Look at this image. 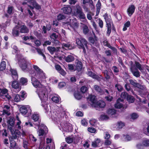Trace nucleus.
<instances>
[{
    "label": "nucleus",
    "instance_id": "nucleus-1",
    "mask_svg": "<svg viewBox=\"0 0 149 149\" xmlns=\"http://www.w3.org/2000/svg\"><path fill=\"white\" fill-rule=\"evenodd\" d=\"M8 129L12 134L11 139L13 140L17 139L20 136V132L17 130L15 129V121L13 118H10L7 121Z\"/></svg>",
    "mask_w": 149,
    "mask_h": 149
},
{
    "label": "nucleus",
    "instance_id": "nucleus-2",
    "mask_svg": "<svg viewBox=\"0 0 149 149\" xmlns=\"http://www.w3.org/2000/svg\"><path fill=\"white\" fill-rule=\"evenodd\" d=\"M49 87L43 86L37 88L36 92L38 94L42 102H45L48 100V93Z\"/></svg>",
    "mask_w": 149,
    "mask_h": 149
},
{
    "label": "nucleus",
    "instance_id": "nucleus-3",
    "mask_svg": "<svg viewBox=\"0 0 149 149\" xmlns=\"http://www.w3.org/2000/svg\"><path fill=\"white\" fill-rule=\"evenodd\" d=\"M18 63L19 66L23 70H25L27 67V62L23 56L19 55L18 56Z\"/></svg>",
    "mask_w": 149,
    "mask_h": 149
},
{
    "label": "nucleus",
    "instance_id": "nucleus-4",
    "mask_svg": "<svg viewBox=\"0 0 149 149\" xmlns=\"http://www.w3.org/2000/svg\"><path fill=\"white\" fill-rule=\"evenodd\" d=\"M76 41L77 44L79 46V48L82 49L84 52V53H86V50L84 45L87 49H88V42L84 38H77Z\"/></svg>",
    "mask_w": 149,
    "mask_h": 149
},
{
    "label": "nucleus",
    "instance_id": "nucleus-5",
    "mask_svg": "<svg viewBox=\"0 0 149 149\" xmlns=\"http://www.w3.org/2000/svg\"><path fill=\"white\" fill-rule=\"evenodd\" d=\"M104 17L106 23V27H107V33L109 36L111 32L112 21L110 17L107 14H106L104 15Z\"/></svg>",
    "mask_w": 149,
    "mask_h": 149
},
{
    "label": "nucleus",
    "instance_id": "nucleus-6",
    "mask_svg": "<svg viewBox=\"0 0 149 149\" xmlns=\"http://www.w3.org/2000/svg\"><path fill=\"white\" fill-rule=\"evenodd\" d=\"M130 70L131 72L133 75L136 77H139L140 76V72L138 69L135 67L134 65V64L132 61L130 62Z\"/></svg>",
    "mask_w": 149,
    "mask_h": 149
},
{
    "label": "nucleus",
    "instance_id": "nucleus-7",
    "mask_svg": "<svg viewBox=\"0 0 149 149\" xmlns=\"http://www.w3.org/2000/svg\"><path fill=\"white\" fill-rule=\"evenodd\" d=\"M8 90L6 88L1 89L0 88V96L3 99L10 100L11 98V96L7 94Z\"/></svg>",
    "mask_w": 149,
    "mask_h": 149
},
{
    "label": "nucleus",
    "instance_id": "nucleus-8",
    "mask_svg": "<svg viewBox=\"0 0 149 149\" xmlns=\"http://www.w3.org/2000/svg\"><path fill=\"white\" fill-rule=\"evenodd\" d=\"M87 100L91 106L94 107L96 106L97 100L95 96L90 95L87 98Z\"/></svg>",
    "mask_w": 149,
    "mask_h": 149
},
{
    "label": "nucleus",
    "instance_id": "nucleus-9",
    "mask_svg": "<svg viewBox=\"0 0 149 149\" xmlns=\"http://www.w3.org/2000/svg\"><path fill=\"white\" fill-rule=\"evenodd\" d=\"M27 1V2H29L32 5L33 7L30 5H28L29 7L31 9H33L34 8L37 9L39 10L41 8V7L34 0H24Z\"/></svg>",
    "mask_w": 149,
    "mask_h": 149
},
{
    "label": "nucleus",
    "instance_id": "nucleus-10",
    "mask_svg": "<svg viewBox=\"0 0 149 149\" xmlns=\"http://www.w3.org/2000/svg\"><path fill=\"white\" fill-rule=\"evenodd\" d=\"M60 49V46L57 47H56L52 46H49L47 47L48 50L51 54H53L55 52H59Z\"/></svg>",
    "mask_w": 149,
    "mask_h": 149
},
{
    "label": "nucleus",
    "instance_id": "nucleus-11",
    "mask_svg": "<svg viewBox=\"0 0 149 149\" xmlns=\"http://www.w3.org/2000/svg\"><path fill=\"white\" fill-rule=\"evenodd\" d=\"M31 81L33 85L36 88H38L43 86L40 83L37 79L34 77H32Z\"/></svg>",
    "mask_w": 149,
    "mask_h": 149
},
{
    "label": "nucleus",
    "instance_id": "nucleus-12",
    "mask_svg": "<svg viewBox=\"0 0 149 149\" xmlns=\"http://www.w3.org/2000/svg\"><path fill=\"white\" fill-rule=\"evenodd\" d=\"M10 107L7 105L4 106L3 111V115L9 116L10 114Z\"/></svg>",
    "mask_w": 149,
    "mask_h": 149
},
{
    "label": "nucleus",
    "instance_id": "nucleus-13",
    "mask_svg": "<svg viewBox=\"0 0 149 149\" xmlns=\"http://www.w3.org/2000/svg\"><path fill=\"white\" fill-rule=\"evenodd\" d=\"M101 144V141L100 139H95L94 141L92 142L91 145L94 148L99 147Z\"/></svg>",
    "mask_w": 149,
    "mask_h": 149
},
{
    "label": "nucleus",
    "instance_id": "nucleus-14",
    "mask_svg": "<svg viewBox=\"0 0 149 149\" xmlns=\"http://www.w3.org/2000/svg\"><path fill=\"white\" fill-rule=\"evenodd\" d=\"M12 87L15 89H17L18 91H19L21 89V86L16 81H14L12 82Z\"/></svg>",
    "mask_w": 149,
    "mask_h": 149
},
{
    "label": "nucleus",
    "instance_id": "nucleus-15",
    "mask_svg": "<svg viewBox=\"0 0 149 149\" xmlns=\"http://www.w3.org/2000/svg\"><path fill=\"white\" fill-rule=\"evenodd\" d=\"M32 118L35 121H38V123L35 124V125L39 127L40 124V121L39 120V115L38 114L34 113L32 116Z\"/></svg>",
    "mask_w": 149,
    "mask_h": 149
},
{
    "label": "nucleus",
    "instance_id": "nucleus-16",
    "mask_svg": "<svg viewBox=\"0 0 149 149\" xmlns=\"http://www.w3.org/2000/svg\"><path fill=\"white\" fill-rule=\"evenodd\" d=\"M135 8V7L133 5H131L129 6L127 9V13L128 15L130 17L134 13Z\"/></svg>",
    "mask_w": 149,
    "mask_h": 149
},
{
    "label": "nucleus",
    "instance_id": "nucleus-17",
    "mask_svg": "<svg viewBox=\"0 0 149 149\" xmlns=\"http://www.w3.org/2000/svg\"><path fill=\"white\" fill-rule=\"evenodd\" d=\"M103 45L104 46H107L112 49L114 52H117V49L114 47L111 46L107 40L106 39L104 40L103 42Z\"/></svg>",
    "mask_w": 149,
    "mask_h": 149
},
{
    "label": "nucleus",
    "instance_id": "nucleus-18",
    "mask_svg": "<svg viewBox=\"0 0 149 149\" xmlns=\"http://www.w3.org/2000/svg\"><path fill=\"white\" fill-rule=\"evenodd\" d=\"M36 76L38 79L41 80L45 78V74L42 70L40 71L39 72L36 73Z\"/></svg>",
    "mask_w": 149,
    "mask_h": 149
},
{
    "label": "nucleus",
    "instance_id": "nucleus-19",
    "mask_svg": "<svg viewBox=\"0 0 149 149\" xmlns=\"http://www.w3.org/2000/svg\"><path fill=\"white\" fill-rule=\"evenodd\" d=\"M88 75L93 79H96L98 80H100V79H101L102 77L101 75H100V77L96 75L95 74L93 73L91 71H89L88 73Z\"/></svg>",
    "mask_w": 149,
    "mask_h": 149
},
{
    "label": "nucleus",
    "instance_id": "nucleus-20",
    "mask_svg": "<svg viewBox=\"0 0 149 149\" xmlns=\"http://www.w3.org/2000/svg\"><path fill=\"white\" fill-rule=\"evenodd\" d=\"M62 10H63L64 13L66 14H70L72 11V8L69 6H67L63 7L62 9Z\"/></svg>",
    "mask_w": 149,
    "mask_h": 149
},
{
    "label": "nucleus",
    "instance_id": "nucleus-21",
    "mask_svg": "<svg viewBox=\"0 0 149 149\" xmlns=\"http://www.w3.org/2000/svg\"><path fill=\"white\" fill-rule=\"evenodd\" d=\"M97 104L96 107H94L96 109H97V108L99 107L101 108L104 107L105 106V103L103 101L100 100L98 102H96Z\"/></svg>",
    "mask_w": 149,
    "mask_h": 149
},
{
    "label": "nucleus",
    "instance_id": "nucleus-22",
    "mask_svg": "<svg viewBox=\"0 0 149 149\" xmlns=\"http://www.w3.org/2000/svg\"><path fill=\"white\" fill-rule=\"evenodd\" d=\"M123 101V99L120 98H118L117 100L116 103L115 104V107L116 108L120 109L123 107V104L120 103V102H122Z\"/></svg>",
    "mask_w": 149,
    "mask_h": 149
},
{
    "label": "nucleus",
    "instance_id": "nucleus-23",
    "mask_svg": "<svg viewBox=\"0 0 149 149\" xmlns=\"http://www.w3.org/2000/svg\"><path fill=\"white\" fill-rule=\"evenodd\" d=\"M75 16H78L79 18L81 19H85V21L87 22V20L86 19V16L85 14L84 13L83 11L82 10L79 13H77L75 15Z\"/></svg>",
    "mask_w": 149,
    "mask_h": 149
},
{
    "label": "nucleus",
    "instance_id": "nucleus-24",
    "mask_svg": "<svg viewBox=\"0 0 149 149\" xmlns=\"http://www.w3.org/2000/svg\"><path fill=\"white\" fill-rule=\"evenodd\" d=\"M76 68L78 71H80L82 68V64L81 61L78 60H76Z\"/></svg>",
    "mask_w": 149,
    "mask_h": 149
},
{
    "label": "nucleus",
    "instance_id": "nucleus-25",
    "mask_svg": "<svg viewBox=\"0 0 149 149\" xmlns=\"http://www.w3.org/2000/svg\"><path fill=\"white\" fill-rule=\"evenodd\" d=\"M20 31L21 33H26L29 32V29L25 25H22L21 26Z\"/></svg>",
    "mask_w": 149,
    "mask_h": 149
},
{
    "label": "nucleus",
    "instance_id": "nucleus-26",
    "mask_svg": "<svg viewBox=\"0 0 149 149\" xmlns=\"http://www.w3.org/2000/svg\"><path fill=\"white\" fill-rule=\"evenodd\" d=\"M12 76L14 80H17L18 78V76L16 70L13 69L11 70Z\"/></svg>",
    "mask_w": 149,
    "mask_h": 149
},
{
    "label": "nucleus",
    "instance_id": "nucleus-27",
    "mask_svg": "<svg viewBox=\"0 0 149 149\" xmlns=\"http://www.w3.org/2000/svg\"><path fill=\"white\" fill-rule=\"evenodd\" d=\"M19 27L16 26L13 30L12 34L15 36H17L19 35V31L18 30Z\"/></svg>",
    "mask_w": 149,
    "mask_h": 149
},
{
    "label": "nucleus",
    "instance_id": "nucleus-28",
    "mask_svg": "<svg viewBox=\"0 0 149 149\" xmlns=\"http://www.w3.org/2000/svg\"><path fill=\"white\" fill-rule=\"evenodd\" d=\"M20 113L23 114H25L28 112V110L26 107L25 106H22L20 108Z\"/></svg>",
    "mask_w": 149,
    "mask_h": 149
},
{
    "label": "nucleus",
    "instance_id": "nucleus-29",
    "mask_svg": "<svg viewBox=\"0 0 149 149\" xmlns=\"http://www.w3.org/2000/svg\"><path fill=\"white\" fill-rule=\"evenodd\" d=\"M64 58L65 61L67 62H71L74 60V57L71 55H69L67 56H65Z\"/></svg>",
    "mask_w": 149,
    "mask_h": 149
},
{
    "label": "nucleus",
    "instance_id": "nucleus-30",
    "mask_svg": "<svg viewBox=\"0 0 149 149\" xmlns=\"http://www.w3.org/2000/svg\"><path fill=\"white\" fill-rule=\"evenodd\" d=\"M10 145L11 149H19V148L15 141L11 140Z\"/></svg>",
    "mask_w": 149,
    "mask_h": 149
},
{
    "label": "nucleus",
    "instance_id": "nucleus-31",
    "mask_svg": "<svg viewBox=\"0 0 149 149\" xmlns=\"http://www.w3.org/2000/svg\"><path fill=\"white\" fill-rule=\"evenodd\" d=\"M61 45H62V48H63L64 47H66L70 50L72 49H73V47L69 43L67 44L63 43Z\"/></svg>",
    "mask_w": 149,
    "mask_h": 149
},
{
    "label": "nucleus",
    "instance_id": "nucleus-32",
    "mask_svg": "<svg viewBox=\"0 0 149 149\" xmlns=\"http://www.w3.org/2000/svg\"><path fill=\"white\" fill-rule=\"evenodd\" d=\"M22 145L25 149H29L30 144L27 140L24 139L22 142Z\"/></svg>",
    "mask_w": 149,
    "mask_h": 149
},
{
    "label": "nucleus",
    "instance_id": "nucleus-33",
    "mask_svg": "<svg viewBox=\"0 0 149 149\" xmlns=\"http://www.w3.org/2000/svg\"><path fill=\"white\" fill-rule=\"evenodd\" d=\"M135 67H136V68L137 69H138L140 71H141L143 70V68L142 67L141 65L138 62L136 61L135 62L134 64Z\"/></svg>",
    "mask_w": 149,
    "mask_h": 149
},
{
    "label": "nucleus",
    "instance_id": "nucleus-34",
    "mask_svg": "<svg viewBox=\"0 0 149 149\" xmlns=\"http://www.w3.org/2000/svg\"><path fill=\"white\" fill-rule=\"evenodd\" d=\"M75 7V12L74 13V14L75 15L82 10L81 7L79 5L76 4Z\"/></svg>",
    "mask_w": 149,
    "mask_h": 149
},
{
    "label": "nucleus",
    "instance_id": "nucleus-35",
    "mask_svg": "<svg viewBox=\"0 0 149 149\" xmlns=\"http://www.w3.org/2000/svg\"><path fill=\"white\" fill-rule=\"evenodd\" d=\"M129 81L130 84L134 86L138 87L140 86V84L137 83L135 80L130 79L129 80Z\"/></svg>",
    "mask_w": 149,
    "mask_h": 149
},
{
    "label": "nucleus",
    "instance_id": "nucleus-36",
    "mask_svg": "<svg viewBox=\"0 0 149 149\" xmlns=\"http://www.w3.org/2000/svg\"><path fill=\"white\" fill-rule=\"evenodd\" d=\"M75 97L77 100H79L82 97V95L80 93L78 92H75L74 94Z\"/></svg>",
    "mask_w": 149,
    "mask_h": 149
},
{
    "label": "nucleus",
    "instance_id": "nucleus-37",
    "mask_svg": "<svg viewBox=\"0 0 149 149\" xmlns=\"http://www.w3.org/2000/svg\"><path fill=\"white\" fill-rule=\"evenodd\" d=\"M70 24L71 26L73 28H77L78 26V24L77 22L75 19H72V22H71Z\"/></svg>",
    "mask_w": 149,
    "mask_h": 149
},
{
    "label": "nucleus",
    "instance_id": "nucleus-38",
    "mask_svg": "<svg viewBox=\"0 0 149 149\" xmlns=\"http://www.w3.org/2000/svg\"><path fill=\"white\" fill-rule=\"evenodd\" d=\"M94 89L97 92L101 93H103V91L100 86L96 85L94 86Z\"/></svg>",
    "mask_w": 149,
    "mask_h": 149
},
{
    "label": "nucleus",
    "instance_id": "nucleus-39",
    "mask_svg": "<svg viewBox=\"0 0 149 149\" xmlns=\"http://www.w3.org/2000/svg\"><path fill=\"white\" fill-rule=\"evenodd\" d=\"M28 80L26 78L22 77L20 80V82L22 85H26L27 84Z\"/></svg>",
    "mask_w": 149,
    "mask_h": 149
},
{
    "label": "nucleus",
    "instance_id": "nucleus-40",
    "mask_svg": "<svg viewBox=\"0 0 149 149\" xmlns=\"http://www.w3.org/2000/svg\"><path fill=\"white\" fill-rule=\"evenodd\" d=\"M6 68V63L4 61L1 62L0 65V70L3 71L5 70Z\"/></svg>",
    "mask_w": 149,
    "mask_h": 149
},
{
    "label": "nucleus",
    "instance_id": "nucleus-41",
    "mask_svg": "<svg viewBox=\"0 0 149 149\" xmlns=\"http://www.w3.org/2000/svg\"><path fill=\"white\" fill-rule=\"evenodd\" d=\"M36 49L38 52V53L40 55H41L42 56L43 58L45 60H46V57L45 55V54L42 53V50H41L40 49L38 48H37Z\"/></svg>",
    "mask_w": 149,
    "mask_h": 149
},
{
    "label": "nucleus",
    "instance_id": "nucleus-42",
    "mask_svg": "<svg viewBox=\"0 0 149 149\" xmlns=\"http://www.w3.org/2000/svg\"><path fill=\"white\" fill-rule=\"evenodd\" d=\"M65 140L67 143H71L73 142L74 138L73 137H71L70 136H69L65 138Z\"/></svg>",
    "mask_w": 149,
    "mask_h": 149
},
{
    "label": "nucleus",
    "instance_id": "nucleus-43",
    "mask_svg": "<svg viewBox=\"0 0 149 149\" xmlns=\"http://www.w3.org/2000/svg\"><path fill=\"white\" fill-rule=\"evenodd\" d=\"M127 100L129 103H132L134 102V99L133 96L128 95L127 96Z\"/></svg>",
    "mask_w": 149,
    "mask_h": 149
},
{
    "label": "nucleus",
    "instance_id": "nucleus-44",
    "mask_svg": "<svg viewBox=\"0 0 149 149\" xmlns=\"http://www.w3.org/2000/svg\"><path fill=\"white\" fill-rule=\"evenodd\" d=\"M117 126L118 129H121L125 126V124L121 121L118 122Z\"/></svg>",
    "mask_w": 149,
    "mask_h": 149
},
{
    "label": "nucleus",
    "instance_id": "nucleus-45",
    "mask_svg": "<svg viewBox=\"0 0 149 149\" xmlns=\"http://www.w3.org/2000/svg\"><path fill=\"white\" fill-rule=\"evenodd\" d=\"M83 30L84 33L86 34L88 33L89 31V29L88 27L86 25H84L83 28Z\"/></svg>",
    "mask_w": 149,
    "mask_h": 149
},
{
    "label": "nucleus",
    "instance_id": "nucleus-46",
    "mask_svg": "<svg viewBox=\"0 0 149 149\" xmlns=\"http://www.w3.org/2000/svg\"><path fill=\"white\" fill-rule=\"evenodd\" d=\"M89 2L90 3L88 4V8L90 9V10H94L95 8V6L93 4V1L91 0Z\"/></svg>",
    "mask_w": 149,
    "mask_h": 149
},
{
    "label": "nucleus",
    "instance_id": "nucleus-47",
    "mask_svg": "<svg viewBox=\"0 0 149 149\" xmlns=\"http://www.w3.org/2000/svg\"><path fill=\"white\" fill-rule=\"evenodd\" d=\"M90 124L92 126H95L96 125L97 120L95 119H92L89 121Z\"/></svg>",
    "mask_w": 149,
    "mask_h": 149
},
{
    "label": "nucleus",
    "instance_id": "nucleus-48",
    "mask_svg": "<svg viewBox=\"0 0 149 149\" xmlns=\"http://www.w3.org/2000/svg\"><path fill=\"white\" fill-rule=\"evenodd\" d=\"M130 25V22L128 21L126 22L124 25V27L123 28V30L125 31L127 29V27H128Z\"/></svg>",
    "mask_w": 149,
    "mask_h": 149
},
{
    "label": "nucleus",
    "instance_id": "nucleus-49",
    "mask_svg": "<svg viewBox=\"0 0 149 149\" xmlns=\"http://www.w3.org/2000/svg\"><path fill=\"white\" fill-rule=\"evenodd\" d=\"M13 7L12 6H9L7 8V13L10 15L12 14L13 10Z\"/></svg>",
    "mask_w": 149,
    "mask_h": 149
},
{
    "label": "nucleus",
    "instance_id": "nucleus-50",
    "mask_svg": "<svg viewBox=\"0 0 149 149\" xmlns=\"http://www.w3.org/2000/svg\"><path fill=\"white\" fill-rule=\"evenodd\" d=\"M16 120L18 121L17 123V125L18 126L17 128L19 129H20L21 128V127L20 125L21 123V122L19 120V117L17 116H16Z\"/></svg>",
    "mask_w": 149,
    "mask_h": 149
},
{
    "label": "nucleus",
    "instance_id": "nucleus-51",
    "mask_svg": "<svg viewBox=\"0 0 149 149\" xmlns=\"http://www.w3.org/2000/svg\"><path fill=\"white\" fill-rule=\"evenodd\" d=\"M115 87L116 88L117 90L120 92L123 89V88L122 86L120 85V84H116L115 85Z\"/></svg>",
    "mask_w": 149,
    "mask_h": 149
},
{
    "label": "nucleus",
    "instance_id": "nucleus-52",
    "mask_svg": "<svg viewBox=\"0 0 149 149\" xmlns=\"http://www.w3.org/2000/svg\"><path fill=\"white\" fill-rule=\"evenodd\" d=\"M33 68L36 71V73L39 72L40 71L42 70L38 66L36 65H33Z\"/></svg>",
    "mask_w": 149,
    "mask_h": 149
},
{
    "label": "nucleus",
    "instance_id": "nucleus-53",
    "mask_svg": "<svg viewBox=\"0 0 149 149\" xmlns=\"http://www.w3.org/2000/svg\"><path fill=\"white\" fill-rule=\"evenodd\" d=\"M44 130L42 129H39L38 131V136H42L44 135L45 133Z\"/></svg>",
    "mask_w": 149,
    "mask_h": 149
},
{
    "label": "nucleus",
    "instance_id": "nucleus-54",
    "mask_svg": "<svg viewBox=\"0 0 149 149\" xmlns=\"http://www.w3.org/2000/svg\"><path fill=\"white\" fill-rule=\"evenodd\" d=\"M98 20V24L99 26L101 28H102L103 26V21L100 19L99 18Z\"/></svg>",
    "mask_w": 149,
    "mask_h": 149
},
{
    "label": "nucleus",
    "instance_id": "nucleus-55",
    "mask_svg": "<svg viewBox=\"0 0 149 149\" xmlns=\"http://www.w3.org/2000/svg\"><path fill=\"white\" fill-rule=\"evenodd\" d=\"M104 73L105 77L106 79H108L110 78L109 73L107 70H105L104 72Z\"/></svg>",
    "mask_w": 149,
    "mask_h": 149
},
{
    "label": "nucleus",
    "instance_id": "nucleus-56",
    "mask_svg": "<svg viewBox=\"0 0 149 149\" xmlns=\"http://www.w3.org/2000/svg\"><path fill=\"white\" fill-rule=\"evenodd\" d=\"M143 145L145 146H149V140L146 139L144 140L143 142Z\"/></svg>",
    "mask_w": 149,
    "mask_h": 149
},
{
    "label": "nucleus",
    "instance_id": "nucleus-57",
    "mask_svg": "<svg viewBox=\"0 0 149 149\" xmlns=\"http://www.w3.org/2000/svg\"><path fill=\"white\" fill-rule=\"evenodd\" d=\"M81 92L83 93H84L88 90L87 87L85 86H82L80 89Z\"/></svg>",
    "mask_w": 149,
    "mask_h": 149
},
{
    "label": "nucleus",
    "instance_id": "nucleus-58",
    "mask_svg": "<svg viewBox=\"0 0 149 149\" xmlns=\"http://www.w3.org/2000/svg\"><path fill=\"white\" fill-rule=\"evenodd\" d=\"M65 16L61 14H59L57 16V19L58 20H61L65 19Z\"/></svg>",
    "mask_w": 149,
    "mask_h": 149
},
{
    "label": "nucleus",
    "instance_id": "nucleus-59",
    "mask_svg": "<svg viewBox=\"0 0 149 149\" xmlns=\"http://www.w3.org/2000/svg\"><path fill=\"white\" fill-rule=\"evenodd\" d=\"M112 143L111 140H109V139H106L104 141V144L106 146L110 145Z\"/></svg>",
    "mask_w": 149,
    "mask_h": 149
},
{
    "label": "nucleus",
    "instance_id": "nucleus-60",
    "mask_svg": "<svg viewBox=\"0 0 149 149\" xmlns=\"http://www.w3.org/2000/svg\"><path fill=\"white\" fill-rule=\"evenodd\" d=\"M21 99L20 95L18 94H17L15 97L14 101L16 102H18L20 101Z\"/></svg>",
    "mask_w": 149,
    "mask_h": 149
},
{
    "label": "nucleus",
    "instance_id": "nucleus-61",
    "mask_svg": "<svg viewBox=\"0 0 149 149\" xmlns=\"http://www.w3.org/2000/svg\"><path fill=\"white\" fill-rule=\"evenodd\" d=\"M50 37L51 39H53L54 40L57 38L58 36L56 35L55 33H53L50 35Z\"/></svg>",
    "mask_w": 149,
    "mask_h": 149
},
{
    "label": "nucleus",
    "instance_id": "nucleus-62",
    "mask_svg": "<svg viewBox=\"0 0 149 149\" xmlns=\"http://www.w3.org/2000/svg\"><path fill=\"white\" fill-rule=\"evenodd\" d=\"M52 100L53 101L56 103H58L59 101L58 97L56 96L53 97L52 98Z\"/></svg>",
    "mask_w": 149,
    "mask_h": 149
},
{
    "label": "nucleus",
    "instance_id": "nucleus-63",
    "mask_svg": "<svg viewBox=\"0 0 149 149\" xmlns=\"http://www.w3.org/2000/svg\"><path fill=\"white\" fill-rule=\"evenodd\" d=\"M116 113L115 110L114 109H109L107 111V113L109 114L113 115L115 114Z\"/></svg>",
    "mask_w": 149,
    "mask_h": 149
},
{
    "label": "nucleus",
    "instance_id": "nucleus-64",
    "mask_svg": "<svg viewBox=\"0 0 149 149\" xmlns=\"http://www.w3.org/2000/svg\"><path fill=\"white\" fill-rule=\"evenodd\" d=\"M131 117L132 119H135L138 117V116L136 113H133L131 115Z\"/></svg>",
    "mask_w": 149,
    "mask_h": 149
}]
</instances>
